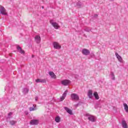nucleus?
Here are the masks:
<instances>
[{"label":"nucleus","instance_id":"obj_14","mask_svg":"<svg viewBox=\"0 0 128 128\" xmlns=\"http://www.w3.org/2000/svg\"><path fill=\"white\" fill-rule=\"evenodd\" d=\"M122 126L123 128H128V124L124 120H122Z\"/></svg>","mask_w":128,"mask_h":128},{"label":"nucleus","instance_id":"obj_3","mask_svg":"<svg viewBox=\"0 0 128 128\" xmlns=\"http://www.w3.org/2000/svg\"><path fill=\"white\" fill-rule=\"evenodd\" d=\"M71 82L69 80H64L61 81V84L62 86H68L70 84Z\"/></svg>","mask_w":128,"mask_h":128},{"label":"nucleus","instance_id":"obj_26","mask_svg":"<svg viewBox=\"0 0 128 128\" xmlns=\"http://www.w3.org/2000/svg\"><path fill=\"white\" fill-rule=\"evenodd\" d=\"M16 121L12 120V121L10 122V124L12 126H14V124H16Z\"/></svg>","mask_w":128,"mask_h":128},{"label":"nucleus","instance_id":"obj_21","mask_svg":"<svg viewBox=\"0 0 128 128\" xmlns=\"http://www.w3.org/2000/svg\"><path fill=\"white\" fill-rule=\"evenodd\" d=\"M55 121L56 122H60V116H56L55 118Z\"/></svg>","mask_w":128,"mask_h":128},{"label":"nucleus","instance_id":"obj_28","mask_svg":"<svg viewBox=\"0 0 128 128\" xmlns=\"http://www.w3.org/2000/svg\"><path fill=\"white\" fill-rule=\"evenodd\" d=\"M12 113L10 112V113L8 114V116H12Z\"/></svg>","mask_w":128,"mask_h":128},{"label":"nucleus","instance_id":"obj_25","mask_svg":"<svg viewBox=\"0 0 128 128\" xmlns=\"http://www.w3.org/2000/svg\"><path fill=\"white\" fill-rule=\"evenodd\" d=\"M36 110V108H32H32H30V112H32V111H34V110Z\"/></svg>","mask_w":128,"mask_h":128},{"label":"nucleus","instance_id":"obj_15","mask_svg":"<svg viewBox=\"0 0 128 128\" xmlns=\"http://www.w3.org/2000/svg\"><path fill=\"white\" fill-rule=\"evenodd\" d=\"M118 60L120 62H122V56H120L118 55V53H116L115 54Z\"/></svg>","mask_w":128,"mask_h":128},{"label":"nucleus","instance_id":"obj_9","mask_svg":"<svg viewBox=\"0 0 128 128\" xmlns=\"http://www.w3.org/2000/svg\"><path fill=\"white\" fill-rule=\"evenodd\" d=\"M38 124V120H32L30 121V124L32 126H36Z\"/></svg>","mask_w":128,"mask_h":128},{"label":"nucleus","instance_id":"obj_2","mask_svg":"<svg viewBox=\"0 0 128 128\" xmlns=\"http://www.w3.org/2000/svg\"><path fill=\"white\" fill-rule=\"evenodd\" d=\"M50 24H51L52 26L54 27V28H55V30H58V28H60V26L58 25V24L56 22H54L53 20H50Z\"/></svg>","mask_w":128,"mask_h":128},{"label":"nucleus","instance_id":"obj_32","mask_svg":"<svg viewBox=\"0 0 128 128\" xmlns=\"http://www.w3.org/2000/svg\"><path fill=\"white\" fill-rule=\"evenodd\" d=\"M34 55H32V58H34Z\"/></svg>","mask_w":128,"mask_h":128},{"label":"nucleus","instance_id":"obj_23","mask_svg":"<svg viewBox=\"0 0 128 128\" xmlns=\"http://www.w3.org/2000/svg\"><path fill=\"white\" fill-rule=\"evenodd\" d=\"M24 94H28V88H24Z\"/></svg>","mask_w":128,"mask_h":128},{"label":"nucleus","instance_id":"obj_4","mask_svg":"<svg viewBox=\"0 0 128 128\" xmlns=\"http://www.w3.org/2000/svg\"><path fill=\"white\" fill-rule=\"evenodd\" d=\"M0 14L3 16H6V14H8V12H6V10L4 7L0 6Z\"/></svg>","mask_w":128,"mask_h":128},{"label":"nucleus","instance_id":"obj_29","mask_svg":"<svg viewBox=\"0 0 128 128\" xmlns=\"http://www.w3.org/2000/svg\"><path fill=\"white\" fill-rule=\"evenodd\" d=\"M84 34V32L82 30H81V33H80V34Z\"/></svg>","mask_w":128,"mask_h":128},{"label":"nucleus","instance_id":"obj_33","mask_svg":"<svg viewBox=\"0 0 128 128\" xmlns=\"http://www.w3.org/2000/svg\"><path fill=\"white\" fill-rule=\"evenodd\" d=\"M111 0V1H112V0Z\"/></svg>","mask_w":128,"mask_h":128},{"label":"nucleus","instance_id":"obj_12","mask_svg":"<svg viewBox=\"0 0 128 128\" xmlns=\"http://www.w3.org/2000/svg\"><path fill=\"white\" fill-rule=\"evenodd\" d=\"M40 35H36L35 36V41L36 44H40Z\"/></svg>","mask_w":128,"mask_h":128},{"label":"nucleus","instance_id":"obj_11","mask_svg":"<svg viewBox=\"0 0 128 128\" xmlns=\"http://www.w3.org/2000/svg\"><path fill=\"white\" fill-rule=\"evenodd\" d=\"M36 82H37V83L42 82V84H46V79L38 78L36 80Z\"/></svg>","mask_w":128,"mask_h":128},{"label":"nucleus","instance_id":"obj_17","mask_svg":"<svg viewBox=\"0 0 128 128\" xmlns=\"http://www.w3.org/2000/svg\"><path fill=\"white\" fill-rule=\"evenodd\" d=\"M93 94L96 100L100 99V96H98V92H94Z\"/></svg>","mask_w":128,"mask_h":128},{"label":"nucleus","instance_id":"obj_24","mask_svg":"<svg viewBox=\"0 0 128 128\" xmlns=\"http://www.w3.org/2000/svg\"><path fill=\"white\" fill-rule=\"evenodd\" d=\"M76 6H78V8H81L82 4L80 3V2H78L76 4Z\"/></svg>","mask_w":128,"mask_h":128},{"label":"nucleus","instance_id":"obj_7","mask_svg":"<svg viewBox=\"0 0 128 128\" xmlns=\"http://www.w3.org/2000/svg\"><path fill=\"white\" fill-rule=\"evenodd\" d=\"M82 54H84V56H88V54H90V50L86 48H84L82 50Z\"/></svg>","mask_w":128,"mask_h":128},{"label":"nucleus","instance_id":"obj_8","mask_svg":"<svg viewBox=\"0 0 128 128\" xmlns=\"http://www.w3.org/2000/svg\"><path fill=\"white\" fill-rule=\"evenodd\" d=\"M49 76H50L51 78H54V80H56V75L54 74V72H53L50 71L48 72Z\"/></svg>","mask_w":128,"mask_h":128},{"label":"nucleus","instance_id":"obj_20","mask_svg":"<svg viewBox=\"0 0 128 128\" xmlns=\"http://www.w3.org/2000/svg\"><path fill=\"white\" fill-rule=\"evenodd\" d=\"M110 76H111L112 80H114L116 77H114V74L113 72H112L110 73Z\"/></svg>","mask_w":128,"mask_h":128},{"label":"nucleus","instance_id":"obj_5","mask_svg":"<svg viewBox=\"0 0 128 128\" xmlns=\"http://www.w3.org/2000/svg\"><path fill=\"white\" fill-rule=\"evenodd\" d=\"M53 46L56 50H60L62 46L58 42H53Z\"/></svg>","mask_w":128,"mask_h":128},{"label":"nucleus","instance_id":"obj_27","mask_svg":"<svg viewBox=\"0 0 128 128\" xmlns=\"http://www.w3.org/2000/svg\"><path fill=\"white\" fill-rule=\"evenodd\" d=\"M38 100V96L35 97V100L36 102Z\"/></svg>","mask_w":128,"mask_h":128},{"label":"nucleus","instance_id":"obj_22","mask_svg":"<svg viewBox=\"0 0 128 128\" xmlns=\"http://www.w3.org/2000/svg\"><path fill=\"white\" fill-rule=\"evenodd\" d=\"M91 30H92V29H90V28H86L84 29V31L87 32H90Z\"/></svg>","mask_w":128,"mask_h":128},{"label":"nucleus","instance_id":"obj_13","mask_svg":"<svg viewBox=\"0 0 128 128\" xmlns=\"http://www.w3.org/2000/svg\"><path fill=\"white\" fill-rule=\"evenodd\" d=\"M64 108L65 110H66V112L69 114H70V115L73 114L72 110L70 109V108H68V107H64Z\"/></svg>","mask_w":128,"mask_h":128},{"label":"nucleus","instance_id":"obj_10","mask_svg":"<svg viewBox=\"0 0 128 128\" xmlns=\"http://www.w3.org/2000/svg\"><path fill=\"white\" fill-rule=\"evenodd\" d=\"M68 90H66L63 94L62 97L60 98V102H62L64 98H66V94H68Z\"/></svg>","mask_w":128,"mask_h":128},{"label":"nucleus","instance_id":"obj_18","mask_svg":"<svg viewBox=\"0 0 128 128\" xmlns=\"http://www.w3.org/2000/svg\"><path fill=\"white\" fill-rule=\"evenodd\" d=\"M123 106H124V110L125 112H128V104H126V103H124L123 104Z\"/></svg>","mask_w":128,"mask_h":128},{"label":"nucleus","instance_id":"obj_31","mask_svg":"<svg viewBox=\"0 0 128 128\" xmlns=\"http://www.w3.org/2000/svg\"><path fill=\"white\" fill-rule=\"evenodd\" d=\"M95 16H98V14H95Z\"/></svg>","mask_w":128,"mask_h":128},{"label":"nucleus","instance_id":"obj_1","mask_svg":"<svg viewBox=\"0 0 128 128\" xmlns=\"http://www.w3.org/2000/svg\"><path fill=\"white\" fill-rule=\"evenodd\" d=\"M85 116H87L88 120H90V122H96V118L92 115H90L89 114H85Z\"/></svg>","mask_w":128,"mask_h":128},{"label":"nucleus","instance_id":"obj_19","mask_svg":"<svg viewBox=\"0 0 128 128\" xmlns=\"http://www.w3.org/2000/svg\"><path fill=\"white\" fill-rule=\"evenodd\" d=\"M17 50H18V52H20V54H24V50H22V48L18 46H17Z\"/></svg>","mask_w":128,"mask_h":128},{"label":"nucleus","instance_id":"obj_16","mask_svg":"<svg viewBox=\"0 0 128 128\" xmlns=\"http://www.w3.org/2000/svg\"><path fill=\"white\" fill-rule=\"evenodd\" d=\"M88 96L90 98H92V90H89L88 93Z\"/></svg>","mask_w":128,"mask_h":128},{"label":"nucleus","instance_id":"obj_30","mask_svg":"<svg viewBox=\"0 0 128 128\" xmlns=\"http://www.w3.org/2000/svg\"><path fill=\"white\" fill-rule=\"evenodd\" d=\"M33 106H34H34H36V105L34 104V105H33Z\"/></svg>","mask_w":128,"mask_h":128},{"label":"nucleus","instance_id":"obj_6","mask_svg":"<svg viewBox=\"0 0 128 128\" xmlns=\"http://www.w3.org/2000/svg\"><path fill=\"white\" fill-rule=\"evenodd\" d=\"M71 98L74 100H80V97L78 94H71Z\"/></svg>","mask_w":128,"mask_h":128}]
</instances>
